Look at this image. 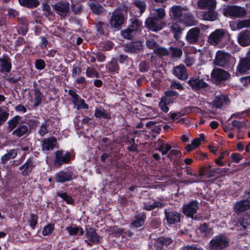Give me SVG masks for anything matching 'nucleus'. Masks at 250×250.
Wrapping results in <instances>:
<instances>
[{"label": "nucleus", "mask_w": 250, "mask_h": 250, "mask_svg": "<svg viewBox=\"0 0 250 250\" xmlns=\"http://www.w3.org/2000/svg\"><path fill=\"white\" fill-rule=\"evenodd\" d=\"M229 244V240L225 235H221L214 237L210 241V248L214 250H220L227 247Z\"/></svg>", "instance_id": "f257e3e1"}, {"label": "nucleus", "mask_w": 250, "mask_h": 250, "mask_svg": "<svg viewBox=\"0 0 250 250\" xmlns=\"http://www.w3.org/2000/svg\"><path fill=\"white\" fill-rule=\"evenodd\" d=\"M145 24L147 28L152 31H159L166 26V23L164 21L152 16L146 19Z\"/></svg>", "instance_id": "f03ea898"}, {"label": "nucleus", "mask_w": 250, "mask_h": 250, "mask_svg": "<svg viewBox=\"0 0 250 250\" xmlns=\"http://www.w3.org/2000/svg\"><path fill=\"white\" fill-rule=\"evenodd\" d=\"M234 59L226 52L218 51L216 53V57L214 60V64L216 65L225 66L230 62H233Z\"/></svg>", "instance_id": "7ed1b4c3"}, {"label": "nucleus", "mask_w": 250, "mask_h": 250, "mask_svg": "<svg viewBox=\"0 0 250 250\" xmlns=\"http://www.w3.org/2000/svg\"><path fill=\"white\" fill-rule=\"evenodd\" d=\"M109 15V21L112 27L118 28L123 23L125 18L120 10H115Z\"/></svg>", "instance_id": "20e7f679"}, {"label": "nucleus", "mask_w": 250, "mask_h": 250, "mask_svg": "<svg viewBox=\"0 0 250 250\" xmlns=\"http://www.w3.org/2000/svg\"><path fill=\"white\" fill-rule=\"evenodd\" d=\"M227 31L223 29H217L211 33L208 37V42L212 45H216L225 38Z\"/></svg>", "instance_id": "39448f33"}, {"label": "nucleus", "mask_w": 250, "mask_h": 250, "mask_svg": "<svg viewBox=\"0 0 250 250\" xmlns=\"http://www.w3.org/2000/svg\"><path fill=\"white\" fill-rule=\"evenodd\" d=\"M224 13L225 16L238 18L244 16L246 14V12L244 8L236 6H230L224 8Z\"/></svg>", "instance_id": "423d86ee"}, {"label": "nucleus", "mask_w": 250, "mask_h": 250, "mask_svg": "<svg viewBox=\"0 0 250 250\" xmlns=\"http://www.w3.org/2000/svg\"><path fill=\"white\" fill-rule=\"evenodd\" d=\"M186 10L180 6H173L169 11V15L174 20L183 21L186 18Z\"/></svg>", "instance_id": "0eeeda50"}, {"label": "nucleus", "mask_w": 250, "mask_h": 250, "mask_svg": "<svg viewBox=\"0 0 250 250\" xmlns=\"http://www.w3.org/2000/svg\"><path fill=\"white\" fill-rule=\"evenodd\" d=\"M70 160V154L69 153H64L63 151L58 150L56 152L54 164L59 167L63 164H67Z\"/></svg>", "instance_id": "6e6552de"}, {"label": "nucleus", "mask_w": 250, "mask_h": 250, "mask_svg": "<svg viewBox=\"0 0 250 250\" xmlns=\"http://www.w3.org/2000/svg\"><path fill=\"white\" fill-rule=\"evenodd\" d=\"M229 103V100L228 97L224 94H220L215 97L211 104L212 108H219L227 105Z\"/></svg>", "instance_id": "1a4fd4ad"}, {"label": "nucleus", "mask_w": 250, "mask_h": 250, "mask_svg": "<svg viewBox=\"0 0 250 250\" xmlns=\"http://www.w3.org/2000/svg\"><path fill=\"white\" fill-rule=\"evenodd\" d=\"M53 8L58 15L64 17L69 11V3L66 1L59 2L55 4Z\"/></svg>", "instance_id": "9d476101"}, {"label": "nucleus", "mask_w": 250, "mask_h": 250, "mask_svg": "<svg viewBox=\"0 0 250 250\" xmlns=\"http://www.w3.org/2000/svg\"><path fill=\"white\" fill-rule=\"evenodd\" d=\"M211 77L216 82H220L228 79L229 75L222 69L215 68L211 72Z\"/></svg>", "instance_id": "9b49d317"}, {"label": "nucleus", "mask_w": 250, "mask_h": 250, "mask_svg": "<svg viewBox=\"0 0 250 250\" xmlns=\"http://www.w3.org/2000/svg\"><path fill=\"white\" fill-rule=\"evenodd\" d=\"M250 69V57L241 59L237 67L236 74H244Z\"/></svg>", "instance_id": "f8f14e48"}, {"label": "nucleus", "mask_w": 250, "mask_h": 250, "mask_svg": "<svg viewBox=\"0 0 250 250\" xmlns=\"http://www.w3.org/2000/svg\"><path fill=\"white\" fill-rule=\"evenodd\" d=\"M238 43L243 46L250 44V30H244L241 32L237 37Z\"/></svg>", "instance_id": "ddd939ff"}, {"label": "nucleus", "mask_w": 250, "mask_h": 250, "mask_svg": "<svg viewBox=\"0 0 250 250\" xmlns=\"http://www.w3.org/2000/svg\"><path fill=\"white\" fill-rule=\"evenodd\" d=\"M198 5L201 9L212 11L216 8V1L215 0H199Z\"/></svg>", "instance_id": "4468645a"}, {"label": "nucleus", "mask_w": 250, "mask_h": 250, "mask_svg": "<svg viewBox=\"0 0 250 250\" xmlns=\"http://www.w3.org/2000/svg\"><path fill=\"white\" fill-rule=\"evenodd\" d=\"M56 143V139L53 137L44 139L42 144L43 151H48L53 149Z\"/></svg>", "instance_id": "2eb2a0df"}, {"label": "nucleus", "mask_w": 250, "mask_h": 250, "mask_svg": "<svg viewBox=\"0 0 250 250\" xmlns=\"http://www.w3.org/2000/svg\"><path fill=\"white\" fill-rule=\"evenodd\" d=\"M72 179V176L70 173L60 171L57 173L55 176V180L57 182L64 183L69 181Z\"/></svg>", "instance_id": "dca6fc26"}, {"label": "nucleus", "mask_w": 250, "mask_h": 250, "mask_svg": "<svg viewBox=\"0 0 250 250\" xmlns=\"http://www.w3.org/2000/svg\"><path fill=\"white\" fill-rule=\"evenodd\" d=\"M250 208V202L248 200H243L236 203L234 209L237 213H241Z\"/></svg>", "instance_id": "f3484780"}, {"label": "nucleus", "mask_w": 250, "mask_h": 250, "mask_svg": "<svg viewBox=\"0 0 250 250\" xmlns=\"http://www.w3.org/2000/svg\"><path fill=\"white\" fill-rule=\"evenodd\" d=\"M165 214L167 221L170 224H173L180 221V215L178 212H166Z\"/></svg>", "instance_id": "a211bd4d"}, {"label": "nucleus", "mask_w": 250, "mask_h": 250, "mask_svg": "<svg viewBox=\"0 0 250 250\" xmlns=\"http://www.w3.org/2000/svg\"><path fill=\"white\" fill-rule=\"evenodd\" d=\"M86 241H88V244L91 245L92 243H96L99 241V237L96 232L92 229L87 230L86 232Z\"/></svg>", "instance_id": "6ab92c4d"}, {"label": "nucleus", "mask_w": 250, "mask_h": 250, "mask_svg": "<svg viewBox=\"0 0 250 250\" xmlns=\"http://www.w3.org/2000/svg\"><path fill=\"white\" fill-rule=\"evenodd\" d=\"M174 75L181 80L187 79V71L183 65H179L176 67L173 71Z\"/></svg>", "instance_id": "aec40b11"}, {"label": "nucleus", "mask_w": 250, "mask_h": 250, "mask_svg": "<svg viewBox=\"0 0 250 250\" xmlns=\"http://www.w3.org/2000/svg\"><path fill=\"white\" fill-rule=\"evenodd\" d=\"M34 167V165L33 161L30 159H28L25 163L20 167V169L22 171V174L24 176H26L28 175Z\"/></svg>", "instance_id": "412c9836"}, {"label": "nucleus", "mask_w": 250, "mask_h": 250, "mask_svg": "<svg viewBox=\"0 0 250 250\" xmlns=\"http://www.w3.org/2000/svg\"><path fill=\"white\" fill-rule=\"evenodd\" d=\"M200 33L199 29L193 28L188 31V43H195L199 38Z\"/></svg>", "instance_id": "4be33fe9"}, {"label": "nucleus", "mask_w": 250, "mask_h": 250, "mask_svg": "<svg viewBox=\"0 0 250 250\" xmlns=\"http://www.w3.org/2000/svg\"><path fill=\"white\" fill-rule=\"evenodd\" d=\"M151 16L162 20L166 16V12L164 8H154L150 11Z\"/></svg>", "instance_id": "5701e85b"}, {"label": "nucleus", "mask_w": 250, "mask_h": 250, "mask_svg": "<svg viewBox=\"0 0 250 250\" xmlns=\"http://www.w3.org/2000/svg\"><path fill=\"white\" fill-rule=\"evenodd\" d=\"M210 164L201 167L200 169V176H202L206 175L208 177H211L213 176V173L216 171L214 168H211Z\"/></svg>", "instance_id": "b1692460"}, {"label": "nucleus", "mask_w": 250, "mask_h": 250, "mask_svg": "<svg viewBox=\"0 0 250 250\" xmlns=\"http://www.w3.org/2000/svg\"><path fill=\"white\" fill-rule=\"evenodd\" d=\"M188 83L193 89H199L207 86L208 84L202 80L193 79L188 81Z\"/></svg>", "instance_id": "393cba45"}, {"label": "nucleus", "mask_w": 250, "mask_h": 250, "mask_svg": "<svg viewBox=\"0 0 250 250\" xmlns=\"http://www.w3.org/2000/svg\"><path fill=\"white\" fill-rule=\"evenodd\" d=\"M146 219L145 214L143 213L139 214L136 216L134 221L132 223V225L136 228L142 226Z\"/></svg>", "instance_id": "a878e982"}, {"label": "nucleus", "mask_w": 250, "mask_h": 250, "mask_svg": "<svg viewBox=\"0 0 250 250\" xmlns=\"http://www.w3.org/2000/svg\"><path fill=\"white\" fill-rule=\"evenodd\" d=\"M198 208V203L196 201H193L190 204H188V217L196 219L197 218L196 216H194V214L196 213Z\"/></svg>", "instance_id": "bb28decb"}, {"label": "nucleus", "mask_w": 250, "mask_h": 250, "mask_svg": "<svg viewBox=\"0 0 250 250\" xmlns=\"http://www.w3.org/2000/svg\"><path fill=\"white\" fill-rule=\"evenodd\" d=\"M66 229L68 232L69 234L71 235H74L77 234L82 235L84 233V231L82 228L76 226L68 227L66 228Z\"/></svg>", "instance_id": "cd10ccee"}, {"label": "nucleus", "mask_w": 250, "mask_h": 250, "mask_svg": "<svg viewBox=\"0 0 250 250\" xmlns=\"http://www.w3.org/2000/svg\"><path fill=\"white\" fill-rule=\"evenodd\" d=\"M28 131V127L25 125H22L19 126L15 130L12 134L17 137H20L25 134Z\"/></svg>", "instance_id": "c85d7f7f"}, {"label": "nucleus", "mask_w": 250, "mask_h": 250, "mask_svg": "<svg viewBox=\"0 0 250 250\" xmlns=\"http://www.w3.org/2000/svg\"><path fill=\"white\" fill-rule=\"evenodd\" d=\"M204 19L207 21H214L217 18V14L214 10L206 12L203 16Z\"/></svg>", "instance_id": "c756f323"}, {"label": "nucleus", "mask_w": 250, "mask_h": 250, "mask_svg": "<svg viewBox=\"0 0 250 250\" xmlns=\"http://www.w3.org/2000/svg\"><path fill=\"white\" fill-rule=\"evenodd\" d=\"M17 155V152L15 150H11L8 153L5 154L1 157V161L2 163H5L11 159L14 158Z\"/></svg>", "instance_id": "7c9ffc66"}, {"label": "nucleus", "mask_w": 250, "mask_h": 250, "mask_svg": "<svg viewBox=\"0 0 250 250\" xmlns=\"http://www.w3.org/2000/svg\"><path fill=\"white\" fill-rule=\"evenodd\" d=\"M21 117L19 116H16L8 121V129L9 131H12L19 124Z\"/></svg>", "instance_id": "2f4dec72"}, {"label": "nucleus", "mask_w": 250, "mask_h": 250, "mask_svg": "<svg viewBox=\"0 0 250 250\" xmlns=\"http://www.w3.org/2000/svg\"><path fill=\"white\" fill-rule=\"evenodd\" d=\"M97 118H109V115L102 107L97 108L94 113Z\"/></svg>", "instance_id": "473e14b6"}, {"label": "nucleus", "mask_w": 250, "mask_h": 250, "mask_svg": "<svg viewBox=\"0 0 250 250\" xmlns=\"http://www.w3.org/2000/svg\"><path fill=\"white\" fill-rule=\"evenodd\" d=\"M141 44L139 42H134L129 44L125 47V50L128 52H135L140 49Z\"/></svg>", "instance_id": "72a5a7b5"}, {"label": "nucleus", "mask_w": 250, "mask_h": 250, "mask_svg": "<svg viewBox=\"0 0 250 250\" xmlns=\"http://www.w3.org/2000/svg\"><path fill=\"white\" fill-rule=\"evenodd\" d=\"M21 5L27 7H36L39 2L37 0H19Z\"/></svg>", "instance_id": "f704fd0d"}, {"label": "nucleus", "mask_w": 250, "mask_h": 250, "mask_svg": "<svg viewBox=\"0 0 250 250\" xmlns=\"http://www.w3.org/2000/svg\"><path fill=\"white\" fill-rule=\"evenodd\" d=\"M54 224H48L45 226L42 230V234L43 236L50 235L54 230Z\"/></svg>", "instance_id": "c9c22d12"}, {"label": "nucleus", "mask_w": 250, "mask_h": 250, "mask_svg": "<svg viewBox=\"0 0 250 250\" xmlns=\"http://www.w3.org/2000/svg\"><path fill=\"white\" fill-rule=\"evenodd\" d=\"M156 37L154 35H150L146 42L147 46L150 48H153L154 49L156 48L157 47L156 43Z\"/></svg>", "instance_id": "e433bc0d"}, {"label": "nucleus", "mask_w": 250, "mask_h": 250, "mask_svg": "<svg viewBox=\"0 0 250 250\" xmlns=\"http://www.w3.org/2000/svg\"><path fill=\"white\" fill-rule=\"evenodd\" d=\"M162 204L159 202H155L153 203H145L144 208L147 210H151L156 207H161Z\"/></svg>", "instance_id": "4c0bfd02"}, {"label": "nucleus", "mask_w": 250, "mask_h": 250, "mask_svg": "<svg viewBox=\"0 0 250 250\" xmlns=\"http://www.w3.org/2000/svg\"><path fill=\"white\" fill-rule=\"evenodd\" d=\"M134 32V29L129 27L121 31V35L125 38L130 39Z\"/></svg>", "instance_id": "58836bf2"}, {"label": "nucleus", "mask_w": 250, "mask_h": 250, "mask_svg": "<svg viewBox=\"0 0 250 250\" xmlns=\"http://www.w3.org/2000/svg\"><path fill=\"white\" fill-rule=\"evenodd\" d=\"M57 195L61 197L67 204H72L73 203V200L72 199V197L70 196L67 195L66 193L59 192L57 193Z\"/></svg>", "instance_id": "ea45409f"}, {"label": "nucleus", "mask_w": 250, "mask_h": 250, "mask_svg": "<svg viewBox=\"0 0 250 250\" xmlns=\"http://www.w3.org/2000/svg\"><path fill=\"white\" fill-rule=\"evenodd\" d=\"M171 29L174 34V37L176 39H178L180 33L182 32V29L177 24L174 23L171 25Z\"/></svg>", "instance_id": "a19ab883"}, {"label": "nucleus", "mask_w": 250, "mask_h": 250, "mask_svg": "<svg viewBox=\"0 0 250 250\" xmlns=\"http://www.w3.org/2000/svg\"><path fill=\"white\" fill-rule=\"evenodd\" d=\"M236 27L238 29L250 27V19L249 20H242L238 22L236 24Z\"/></svg>", "instance_id": "79ce46f5"}, {"label": "nucleus", "mask_w": 250, "mask_h": 250, "mask_svg": "<svg viewBox=\"0 0 250 250\" xmlns=\"http://www.w3.org/2000/svg\"><path fill=\"white\" fill-rule=\"evenodd\" d=\"M91 9L96 14H100L104 11L103 7L98 3H92Z\"/></svg>", "instance_id": "37998d69"}, {"label": "nucleus", "mask_w": 250, "mask_h": 250, "mask_svg": "<svg viewBox=\"0 0 250 250\" xmlns=\"http://www.w3.org/2000/svg\"><path fill=\"white\" fill-rule=\"evenodd\" d=\"M76 102H73V104L77 106V109L84 108L87 109L88 108V105L86 104L84 101L82 99H79V97L76 99Z\"/></svg>", "instance_id": "c03bdc74"}, {"label": "nucleus", "mask_w": 250, "mask_h": 250, "mask_svg": "<svg viewBox=\"0 0 250 250\" xmlns=\"http://www.w3.org/2000/svg\"><path fill=\"white\" fill-rule=\"evenodd\" d=\"M134 4L140 9V15L145 11L146 5L144 1L137 0L134 1Z\"/></svg>", "instance_id": "a18cd8bd"}, {"label": "nucleus", "mask_w": 250, "mask_h": 250, "mask_svg": "<svg viewBox=\"0 0 250 250\" xmlns=\"http://www.w3.org/2000/svg\"><path fill=\"white\" fill-rule=\"evenodd\" d=\"M170 54L172 57H180L182 54V51L179 48L170 47Z\"/></svg>", "instance_id": "49530a36"}, {"label": "nucleus", "mask_w": 250, "mask_h": 250, "mask_svg": "<svg viewBox=\"0 0 250 250\" xmlns=\"http://www.w3.org/2000/svg\"><path fill=\"white\" fill-rule=\"evenodd\" d=\"M108 68L110 71L112 72H116L118 70L119 67L115 60L113 59L108 63Z\"/></svg>", "instance_id": "de8ad7c7"}, {"label": "nucleus", "mask_w": 250, "mask_h": 250, "mask_svg": "<svg viewBox=\"0 0 250 250\" xmlns=\"http://www.w3.org/2000/svg\"><path fill=\"white\" fill-rule=\"evenodd\" d=\"M201 143V140L199 138L194 139L190 145H188V151H190L197 147Z\"/></svg>", "instance_id": "09e8293b"}, {"label": "nucleus", "mask_w": 250, "mask_h": 250, "mask_svg": "<svg viewBox=\"0 0 250 250\" xmlns=\"http://www.w3.org/2000/svg\"><path fill=\"white\" fill-rule=\"evenodd\" d=\"M42 96L41 92L37 89L35 90V105L37 106L40 104L42 100Z\"/></svg>", "instance_id": "8fccbe9b"}, {"label": "nucleus", "mask_w": 250, "mask_h": 250, "mask_svg": "<svg viewBox=\"0 0 250 250\" xmlns=\"http://www.w3.org/2000/svg\"><path fill=\"white\" fill-rule=\"evenodd\" d=\"M230 158L232 162L238 163L243 159V156L239 153H232L230 154Z\"/></svg>", "instance_id": "3c124183"}, {"label": "nucleus", "mask_w": 250, "mask_h": 250, "mask_svg": "<svg viewBox=\"0 0 250 250\" xmlns=\"http://www.w3.org/2000/svg\"><path fill=\"white\" fill-rule=\"evenodd\" d=\"M250 112V109L243 111L241 112H237L231 115L232 118L241 119L244 118L245 116L247 115Z\"/></svg>", "instance_id": "603ef678"}, {"label": "nucleus", "mask_w": 250, "mask_h": 250, "mask_svg": "<svg viewBox=\"0 0 250 250\" xmlns=\"http://www.w3.org/2000/svg\"><path fill=\"white\" fill-rule=\"evenodd\" d=\"M154 53L159 56H166L168 54L167 49L162 47H156L154 49Z\"/></svg>", "instance_id": "864d4df0"}, {"label": "nucleus", "mask_w": 250, "mask_h": 250, "mask_svg": "<svg viewBox=\"0 0 250 250\" xmlns=\"http://www.w3.org/2000/svg\"><path fill=\"white\" fill-rule=\"evenodd\" d=\"M1 61L3 69L7 72L9 71L11 68V65L10 61L7 59H2Z\"/></svg>", "instance_id": "5fc2aeb1"}, {"label": "nucleus", "mask_w": 250, "mask_h": 250, "mask_svg": "<svg viewBox=\"0 0 250 250\" xmlns=\"http://www.w3.org/2000/svg\"><path fill=\"white\" fill-rule=\"evenodd\" d=\"M142 23L140 21H139L137 19H135L134 21L132 22V24L129 27L131 29H134V32L136 30L140 29V27L142 26Z\"/></svg>", "instance_id": "6e6d98bb"}, {"label": "nucleus", "mask_w": 250, "mask_h": 250, "mask_svg": "<svg viewBox=\"0 0 250 250\" xmlns=\"http://www.w3.org/2000/svg\"><path fill=\"white\" fill-rule=\"evenodd\" d=\"M8 115L6 111L0 109V125L7 120Z\"/></svg>", "instance_id": "4d7b16f0"}, {"label": "nucleus", "mask_w": 250, "mask_h": 250, "mask_svg": "<svg viewBox=\"0 0 250 250\" xmlns=\"http://www.w3.org/2000/svg\"><path fill=\"white\" fill-rule=\"evenodd\" d=\"M47 124L46 122H44L43 123L40 127V129L39 130V133L41 136H44L47 133Z\"/></svg>", "instance_id": "13d9d810"}, {"label": "nucleus", "mask_w": 250, "mask_h": 250, "mask_svg": "<svg viewBox=\"0 0 250 250\" xmlns=\"http://www.w3.org/2000/svg\"><path fill=\"white\" fill-rule=\"evenodd\" d=\"M30 226L34 229L38 222V217L34 214H31L30 218L29 220Z\"/></svg>", "instance_id": "bf43d9fd"}, {"label": "nucleus", "mask_w": 250, "mask_h": 250, "mask_svg": "<svg viewBox=\"0 0 250 250\" xmlns=\"http://www.w3.org/2000/svg\"><path fill=\"white\" fill-rule=\"evenodd\" d=\"M171 146L168 144L166 145L165 146L162 145L160 146L158 150L161 152L162 154L163 155L166 154L167 152L171 149Z\"/></svg>", "instance_id": "052dcab7"}, {"label": "nucleus", "mask_w": 250, "mask_h": 250, "mask_svg": "<svg viewBox=\"0 0 250 250\" xmlns=\"http://www.w3.org/2000/svg\"><path fill=\"white\" fill-rule=\"evenodd\" d=\"M167 105L168 104H166V102L162 99H161L159 103V106L160 109L166 113L169 110V108L167 106Z\"/></svg>", "instance_id": "680f3d73"}, {"label": "nucleus", "mask_w": 250, "mask_h": 250, "mask_svg": "<svg viewBox=\"0 0 250 250\" xmlns=\"http://www.w3.org/2000/svg\"><path fill=\"white\" fill-rule=\"evenodd\" d=\"M86 75L89 77H97L98 73L94 69L89 67L86 70Z\"/></svg>", "instance_id": "e2e57ef3"}, {"label": "nucleus", "mask_w": 250, "mask_h": 250, "mask_svg": "<svg viewBox=\"0 0 250 250\" xmlns=\"http://www.w3.org/2000/svg\"><path fill=\"white\" fill-rule=\"evenodd\" d=\"M45 66L44 62L42 60H37L36 62V67L38 69L42 70Z\"/></svg>", "instance_id": "0e129e2a"}, {"label": "nucleus", "mask_w": 250, "mask_h": 250, "mask_svg": "<svg viewBox=\"0 0 250 250\" xmlns=\"http://www.w3.org/2000/svg\"><path fill=\"white\" fill-rule=\"evenodd\" d=\"M81 71L82 70L80 67L77 66L74 67L72 71V76L76 77L81 74Z\"/></svg>", "instance_id": "69168bd1"}, {"label": "nucleus", "mask_w": 250, "mask_h": 250, "mask_svg": "<svg viewBox=\"0 0 250 250\" xmlns=\"http://www.w3.org/2000/svg\"><path fill=\"white\" fill-rule=\"evenodd\" d=\"M231 124L233 127H237L238 128H241L244 125V123L241 122H239L236 120H234L232 122Z\"/></svg>", "instance_id": "338daca9"}, {"label": "nucleus", "mask_w": 250, "mask_h": 250, "mask_svg": "<svg viewBox=\"0 0 250 250\" xmlns=\"http://www.w3.org/2000/svg\"><path fill=\"white\" fill-rule=\"evenodd\" d=\"M241 82L244 85H247L250 83V76L242 78Z\"/></svg>", "instance_id": "774afa93"}]
</instances>
